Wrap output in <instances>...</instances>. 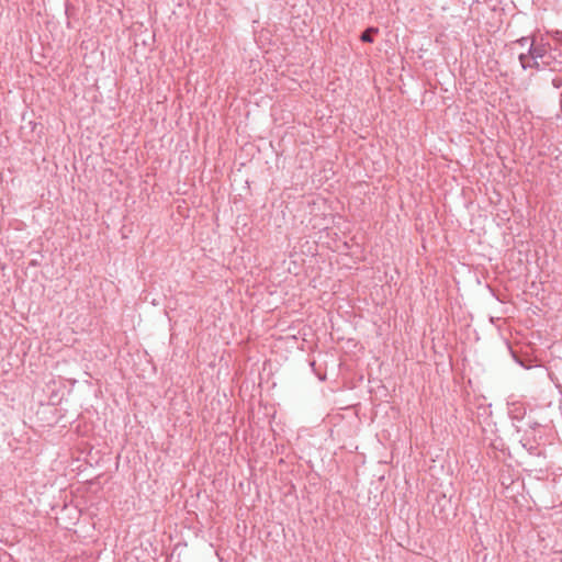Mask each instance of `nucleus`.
Wrapping results in <instances>:
<instances>
[{"label": "nucleus", "instance_id": "f257e3e1", "mask_svg": "<svg viewBox=\"0 0 562 562\" xmlns=\"http://www.w3.org/2000/svg\"><path fill=\"white\" fill-rule=\"evenodd\" d=\"M514 45H518L521 48H527V52H520L518 54V59L524 69H542L543 67L550 65L551 56L549 52L551 47L550 44L543 42L542 38L540 41H530L529 37H521L517 40Z\"/></svg>", "mask_w": 562, "mask_h": 562}, {"label": "nucleus", "instance_id": "f03ea898", "mask_svg": "<svg viewBox=\"0 0 562 562\" xmlns=\"http://www.w3.org/2000/svg\"><path fill=\"white\" fill-rule=\"evenodd\" d=\"M378 32L379 30L376 27H369L361 34L360 38L362 42L372 43L373 34H376Z\"/></svg>", "mask_w": 562, "mask_h": 562}, {"label": "nucleus", "instance_id": "7ed1b4c3", "mask_svg": "<svg viewBox=\"0 0 562 562\" xmlns=\"http://www.w3.org/2000/svg\"><path fill=\"white\" fill-rule=\"evenodd\" d=\"M551 35L555 42L562 44V31H554Z\"/></svg>", "mask_w": 562, "mask_h": 562}]
</instances>
